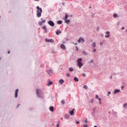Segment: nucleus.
<instances>
[{
    "label": "nucleus",
    "instance_id": "20e7f679",
    "mask_svg": "<svg viewBox=\"0 0 127 127\" xmlns=\"http://www.w3.org/2000/svg\"><path fill=\"white\" fill-rule=\"evenodd\" d=\"M45 41L46 42H50V43H53V42H54V40L53 39H46Z\"/></svg>",
    "mask_w": 127,
    "mask_h": 127
},
{
    "label": "nucleus",
    "instance_id": "58836bf2",
    "mask_svg": "<svg viewBox=\"0 0 127 127\" xmlns=\"http://www.w3.org/2000/svg\"><path fill=\"white\" fill-rule=\"evenodd\" d=\"M84 123H85V124H87V123H88V120H86L84 121Z\"/></svg>",
    "mask_w": 127,
    "mask_h": 127
},
{
    "label": "nucleus",
    "instance_id": "9b49d317",
    "mask_svg": "<svg viewBox=\"0 0 127 127\" xmlns=\"http://www.w3.org/2000/svg\"><path fill=\"white\" fill-rule=\"evenodd\" d=\"M121 92V90L120 89H116L114 91V94H117V93H120Z\"/></svg>",
    "mask_w": 127,
    "mask_h": 127
},
{
    "label": "nucleus",
    "instance_id": "4468645a",
    "mask_svg": "<svg viewBox=\"0 0 127 127\" xmlns=\"http://www.w3.org/2000/svg\"><path fill=\"white\" fill-rule=\"evenodd\" d=\"M53 84L52 81H49V83L47 84L48 86H51Z\"/></svg>",
    "mask_w": 127,
    "mask_h": 127
},
{
    "label": "nucleus",
    "instance_id": "f03ea898",
    "mask_svg": "<svg viewBox=\"0 0 127 127\" xmlns=\"http://www.w3.org/2000/svg\"><path fill=\"white\" fill-rule=\"evenodd\" d=\"M82 58H79L77 60V64L79 68H81L82 66H83V64H82Z\"/></svg>",
    "mask_w": 127,
    "mask_h": 127
},
{
    "label": "nucleus",
    "instance_id": "49530a36",
    "mask_svg": "<svg viewBox=\"0 0 127 127\" xmlns=\"http://www.w3.org/2000/svg\"><path fill=\"white\" fill-rule=\"evenodd\" d=\"M108 94H109V95H110V94H111L110 91H109V92H108Z\"/></svg>",
    "mask_w": 127,
    "mask_h": 127
},
{
    "label": "nucleus",
    "instance_id": "473e14b6",
    "mask_svg": "<svg viewBox=\"0 0 127 127\" xmlns=\"http://www.w3.org/2000/svg\"><path fill=\"white\" fill-rule=\"evenodd\" d=\"M66 76H67V77H70V74H69V73H66Z\"/></svg>",
    "mask_w": 127,
    "mask_h": 127
},
{
    "label": "nucleus",
    "instance_id": "79ce46f5",
    "mask_svg": "<svg viewBox=\"0 0 127 127\" xmlns=\"http://www.w3.org/2000/svg\"><path fill=\"white\" fill-rule=\"evenodd\" d=\"M122 30H124V29H125V27H122Z\"/></svg>",
    "mask_w": 127,
    "mask_h": 127
},
{
    "label": "nucleus",
    "instance_id": "09e8293b",
    "mask_svg": "<svg viewBox=\"0 0 127 127\" xmlns=\"http://www.w3.org/2000/svg\"><path fill=\"white\" fill-rule=\"evenodd\" d=\"M123 89H124V86H122V90H123Z\"/></svg>",
    "mask_w": 127,
    "mask_h": 127
},
{
    "label": "nucleus",
    "instance_id": "7c9ffc66",
    "mask_svg": "<svg viewBox=\"0 0 127 127\" xmlns=\"http://www.w3.org/2000/svg\"><path fill=\"white\" fill-rule=\"evenodd\" d=\"M105 37H106V38H108V37H110V35H105Z\"/></svg>",
    "mask_w": 127,
    "mask_h": 127
},
{
    "label": "nucleus",
    "instance_id": "8fccbe9b",
    "mask_svg": "<svg viewBox=\"0 0 127 127\" xmlns=\"http://www.w3.org/2000/svg\"><path fill=\"white\" fill-rule=\"evenodd\" d=\"M62 4H63V5H64V4H65V3H63Z\"/></svg>",
    "mask_w": 127,
    "mask_h": 127
},
{
    "label": "nucleus",
    "instance_id": "c03bdc74",
    "mask_svg": "<svg viewBox=\"0 0 127 127\" xmlns=\"http://www.w3.org/2000/svg\"><path fill=\"white\" fill-rule=\"evenodd\" d=\"M93 62H94V61L93 60H91V63H93Z\"/></svg>",
    "mask_w": 127,
    "mask_h": 127
},
{
    "label": "nucleus",
    "instance_id": "aec40b11",
    "mask_svg": "<svg viewBox=\"0 0 127 127\" xmlns=\"http://www.w3.org/2000/svg\"><path fill=\"white\" fill-rule=\"evenodd\" d=\"M73 70H74V69H73V68H72V67H69V71L70 72L73 71Z\"/></svg>",
    "mask_w": 127,
    "mask_h": 127
},
{
    "label": "nucleus",
    "instance_id": "bf43d9fd",
    "mask_svg": "<svg viewBox=\"0 0 127 127\" xmlns=\"http://www.w3.org/2000/svg\"><path fill=\"white\" fill-rule=\"evenodd\" d=\"M126 32H127V30H126Z\"/></svg>",
    "mask_w": 127,
    "mask_h": 127
},
{
    "label": "nucleus",
    "instance_id": "b1692460",
    "mask_svg": "<svg viewBox=\"0 0 127 127\" xmlns=\"http://www.w3.org/2000/svg\"><path fill=\"white\" fill-rule=\"evenodd\" d=\"M67 18H68V14L65 13L64 19H67Z\"/></svg>",
    "mask_w": 127,
    "mask_h": 127
},
{
    "label": "nucleus",
    "instance_id": "4d7b16f0",
    "mask_svg": "<svg viewBox=\"0 0 127 127\" xmlns=\"http://www.w3.org/2000/svg\"><path fill=\"white\" fill-rule=\"evenodd\" d=\"M61 120H63V118H61Z\"/></svg>",
    "mask_w": 127,
    "mask_h": 127
},
{
    "label": "nucleus",
    "instance_id": "a18cd8bd",
    "mask_svg": "<svg viewBox=\"0 0 127 127\" xmlns=\"http://www.w3.org/2000/svg\"><path fill=\"white\" fill-rule=\"evenodd\" d=\"M7 53H8V54H9V53H10V52L8 51V52H7Z\"/></svg>",
    "mask_w": 127,
    "mask_h": 127
},
{
    "label": "nucleus",
    "instance_id": "393cba45",
    "mask_svg": "<svg viewBox=\"0 0 127 127\" xmlns=\"http://www.w3.org/2000/svg\"><path fill=\"white\" fill-rule=\"evenodd\" d=\"M83 88H84V89H88V86H87L86 85H85L83 86Z\"/></svg>",
    "mask_w": 127,
    "mask_h": 127
},
{
    "label": "nucleus",
    "instance_id": "2f4dec72",
    "mask_svg": "<svg viewBox=\"0 0 127 127\" xmlns=\"http://www.w3.org/2000/svg\"><path fill=\"white\" fill-rule=\"evenodd\" d=\"M75 49H76V50H79V48H78L77 46H76L75 47Z\"/></svg>",
    "mask_w": 127,
    "mask_h": 127
},
{
    "label": "nucleus",
    "instance_id": "f704fd0d",
    "mask_svg": "<svg viewBox=\"0 0 127 127\" xmlns=\"http://www.w3.org/2000/svg\"><path fill=\"white\" fill-rule=\"evenodd\" d=\"M110 32L109 31H107L106 32V34H107V35H109V34H110Z\"/></svg>",
    "mask_w": 127,
    "mask_h": 127
},
{
    "label": "nucleus",
    "instance_id": "412c9836",
    "mask_svg": "<svg viewBox=\"0 0 127 127\" xmlns=\"http://www.w3.org/2000/svg\"><path fill=\"white\" fill-rule=\"evenodd\" d=\"M80 41H82V42H85V40L83 39L82 37H80Z\"/></svg>",
    "mask_w": 127,
    "mask_h": 127
},
{
    "label": "nucleus",
    "instance_id": "c85d7f7f",
    "mask_svg": "<svg viewBox=\"0 0 127 127\" xmlns=\"http://www.w3.org/2000/svg\"><path fill=\"white\" fill-rule=\"evenodd\" d=\"M127 103H125V104L123 105V107H127Z\"/></svg>",
    "mask_w": 127,
    "mask_h": 127
},
{
    "label": "nucleus",
    "instance_id": "f257e3e1",
    "mask_svg": "<svg viewBox=\"0 0 127 127\" xmlns=\"http://www.w3.org/2000/svg\"><path fill=\"white\" fill-rule=\"evenodd\" d=\"M37 8V17H40L41 16V13H42V9L39 7V6L36 7Z\"/></svg>",
    "mask_w": 127,
    "mask_h": 127
},
{
    "label": "nucleus",
    "instance_id": "a878e982",
    "mask_svg": "<svg viewBox=\"0 0 127 127\" xmlns=\"http://www.w3.org/2000/svg\"><path fill=\"white\" fill-rule=\"evenodd\" d=\"M62 104H63V105H64V104H65V100H63L61 101Z\"/></svg>",
    "mask_w": 127,
    "mask_h": 127
},
{
    "label": "nucleus",
    "instance_id": "4be33fe9",
    "mask_svg": "<svg viewBox=\"0 0 127 127\" xmlns=\"http://www.w3.org/2000/svg\"><path fill=\"white\" fill-rule=\"evenodd\" d=\"M41 20H42V23H45V21H46V20H43V18H41Z\"/></svg>",
    "mask_w": 127,
    "mask_h": 127
},
{
    "label": "nucleus",
    "instance_id": "dca6fc26",
    "mask_svg": "<svg viewBox=\"0 0 127 127\" xmlns=\"http://www.w3.org/2000/svg\"><path fill=\"white\" fill-rule=\"evenodd\" d=\"M64 20H65V23H67V24L70 23V20H67L66 19H64Z\"/></svg>",
    "mask_w": 127,
    "mask_h": 127
},
{
    "label": "nucleus",
    "instance_id": "052dcab7",
    "mask_svg": "<svg viewBox=\"0 0 127 127\" xmlns=\"http://www.w3.org/2000/svg\"><path fill=\"white\" fill-rule=\"evenodd\" d=\"M68 118H69V116H68Z\"/></svg>",
    "mask_w": 127,
    "mask_h": 127
},
{
    "label": "nucleus",
    "instance_id": "ddd939ff",
    "mask_svg": "<svg viewBox=\"0 0 127 127\" xmlns=\"http://www.w3.org/2000/svg\"><path fill=\"white\" fill-rule=\"evenodd\" d=\"M74 80L75 81V82H79V78H77V77H75L74 78Z\"/></svg>",
    "mask_w": 127,
    "mask_h": 127
},
{
    "label": "nucleus",
    "instance_id": "13d9d810",
    "mask_svg": "<svg viewBox=\"0 0 127 127\" xmlns=\"http://www.w3.org/2000/svg\"><path fill=\"white\" fill-rule=\"evenodd\" d=\"M36 1L39 0H35Z\"/></svg>",
    "mask_w": 127,
    "mask_h": 127
},
{
    "label": "nucleus",
    "instance_id": "3c124183",
    "mask_svg": "<svg viewBox=\"0 0 127 127\" xmlns=\"http://www.w3.org/2000/svg\"><path fill=\"white\" fill-rule=\"evenodd\" d=\"M97 31H98V30H99V28H97Z\"/></svg>",
    "mask_w": 127,
    "mask_h": 127
},
{
    "label": "nucleus",
    "instance_id": "7ed1b4c3",
    "mask_svg": "<svg viewBox=\"0 0 127 127\" xmlns=\"http://www.w3.org/2000/svg\"><path fill=\"white\" fill-rule=\"evenodd\" d=\"M41 92V89H36V94L38 97H40V92Z\"/></svg>",
    "mask_w": 127,
    "mask_h": 127
},
{
    "label": "nucleus",
    "instance_id": "1a4fd4ad",
    "mask_svg": "<svg viewBox=\"0 0 127 127\" xmlns=\"http://www.w3.org/2000/svg\"><path fill=\"white\" fill-rule=\"evenodd\" d=\"M49 110L51 112H54V107H53V106H51L49 108Z\"/></svg>",
    "mask_w": 127,
    "mask_h": 127
},
{
    "label": "nucleus",
    "instance_id": "72a5a7b5",
    "mask_svg": "<svg viewBox=\"0 0 127 127\" xmlns=\"http://www.w3.org/2000/svg\"><path fill=\"white\" fill-rule=\"evenodd\" d=\"M94 102V99H91V100H90V103H93Z\"/></svg>",
    "mask_w": 127,
    "mask_h": 127
},
{
    "label": "nucleus",
    "instance_id": "2eb2a0df",
    "mask_svg": "<svg viewBox=\"0 0 127 127\" xmlns=\"http://www.w3.org/2000/svg\"><path fill=\"white\" fill-rule=\"evenodd\" d=\"M59 83H60V84H63V83H64V80L60 79L59 80Z\"/></svg>",
    "mask_w": 127,
    "mask_h": 127
},
{
    "label": "nucleus",
    "instance_id": "cd10ccee",
    "mask_svg": "<svg viewBox=\"0 0 127 127\" xmlns=\"http://www.w3.org/2000/svg\"><path fill=\"white\" fill-rule=\"evenodd\" d=\"M77 42H78V43H80L81 42V39H80V37L79 39L77 40Z\"/></svg>",
    "mask_w": 127,
    "mask_h": 127
},
{
    "label": "nucleus",
    "instance_id": "6e6552de",
    "mask_svg": "<svg viewBox=\"0 0 127 127\" xmlns=\"http://www.w3.org/2000/svg\"><path fill=\"white\" fill-rule=\"evenodd\" d=\"M18 89H16L15 91V98H17V95H18Z\"/></svg>",
    "mask_w": 127,
    "mask_h": 127
},
{
    "label": "nucleus",
    "instance_id": "bb28decb",
    "mask_svg": "<svg viewBox=\"0 0 127 127\" xmlns=\"http://www.w3.org/2000/svg\"><path fill=\"white\" fill-rule=\"evenodd\" d=\"M43 23H42V22H39V25H40V26H41V25H42Z\"/></svg>",
    "mask_w": 127,
    "mask_h": 127
},
{
    "label": "nucleus",
    "instance_id": "39448f33",
    "mask_svg": "<svg viewBox=\"0 0 127 127\" xmlns=\"http://www.w3.org/2000/svg\"><path fill=\"white\" fill-rule=\"evenodd\" d=\"M48 24H49V25L51 26H54L55 25V24L52 21H49L48 22Z\"/></svg>",
    "mask_w": 127,
    "mask_h": 127
},
{
    "label": "nucleus",
    "instance_id": "603ef678",
    "mask_svg": "<svg viewBox=\"0 0 127 127\" xmlns=\"http://www.w3.org/2000/svg\"><path fill=\"white\" fill-rule=\"evenodd\" d=\"M100 102V104L101 105V104H102V102H101V101H99Z\"/></svg>",
    "mask_w": 127,
    "mask_h": 127
},
{
    "label": "nucleus",
    "instance_id": "e433bc0d",
    "mask_svg": "<svg viewBox=\"0 0 127 127\" xmlns=\"http://www.w3.org/2000/svg\"><path fill=\"white\" fill-rule=\"evenodd\" d=\"M82 76H83V77H86V74L83 73V74H82Z\"/></svg>",
    "mask_w": 127,
    "mask_h": 127
},
{
    "label": "nucleus",
    "instance_id": "6ab92c4d",
    "mask_svg": "<svg viewBox=\"0 0 127 127\" xmlns=\"http://www.w3.org/2000/svg\"><path fill=\"white\" fill-rule=\"evenodd\" d=\"M92 46H93V47H94V48H95V47H96V43L95 42L92 43Z\"/></svg>",
    "mask_w": 127,
    "mask_h": 127
},
{
    "label": "nucleus",
    "instance_id": "ea45409f",
    "mask_svg": "<svg viewBox=\"0 0 127 127\" xmlns=\"http://www.w3.org/2000/svg\"><path fill=\"white\" fill-rule=\"evenodd\" d=\"M100 45H101V46H103V42H100Z\"/></svg>",
    "mask_w": 127,
    "mask_h": 127
},
{
    "label": "nucleus",
    "instance_id": "a211bd4d",
    "mask_svg": "<svg viewBox=\"0 0 127 127\" xmlns=\"http://www.w3.org/2000/svg\"><path fill=\"white\" fill-rule=\"evenodd\" d=\"M58 24H62V21L59 20L57 22Z\"/></svg>",
    "mask_w": 127,
    "mask_h": 127
},
{
    "label": "nucleus",
    "instance_id": "de8ad7c7",
    "mask_svg": "<svg viewBox=\"0 0 127 127\" xmlns=\"http://www.w3.org/2000/svg\"><path fill=\"white\" fill-rule=\"evenodd\" d=\"M99 102H101V98H99Z\"/></svg>",
    "mask_w": 127,
    "mask_h": 127
},
{
    "label": "nucleus",
    "instance_id": "5701e85b",
    "mask_svg": "<svg viewBox=\"0 0 127 127\" xmlns=\"http://www.w3.org/2000/svg\"><path fill=\"white\" fill-rule=\"evenodd\" d=\"M60 33H61V31H58L56 32V34H57V35H59V34H60Z\"/></svg>",
    "mask_w": 127,
    "mask_h": 127
},
{
    "label": "nucleus",
    "instance_id": "423d86ee",
    "mask_svg": "<svg viewBox=\"0 0 127 127\" xmlns=\"http://www.w3.org/2000/svg\"><path fill=\"white\" fill-rule=\"evenodd\" d=\"M48 74L49 75V76H52V73H53V71L52 70H49L47 71Z\"/></svg>",
    "mask_w": 127,
    "mask_h": 127
},
{
    "label": "nucleus",
    "instance_id": "864d4df0",
    "mask_svg": "<svg viewBox=\"0 0 127 127\" xmlns=\"http://www.w3.org/2000/svg\"><path fill=\"white\" fill-rule=\"evenodd\" d=\"M18 107H19V105H18L17 106V108H18Z\"/></svg>",
    "mask_w": 127,
    "mask_h": 127
},
{
    "label": "nucleus",
    "instance_id": "0eeeda50",
    "mask_svg": "<svg viewBox=\"0 0 127 127\" xmlns=\"http://www.w3.org/2000/svg\"><path fill=\"white\" fill-rule=\"evenodd\" d=\"M74 111H75V109L72 110V111H69V114L70 116H73L74 115Z\"/></svg>",
    "mask_w": 127,
    "mask_h": 127
},
{
    "label": "nucleus",
    "instance_id": "9d476101",
    "mask_svg": "<svg viewBox=\"0 0 127 127\" xmlns=\"http://www.w3.org/2000/svg\"><path fill=\"white\" fill-rule=\"evenodd\" d=\"M61 47L63 49V50H65L66 49V47L64 44L61 45Z\"/></svg>",
    "mask_w": 127,
    "mask_h": 127
},
{
    "label": "nucleus",
    "instance_id": "c9c22d12",
    "mask_svg": "<svg viewBox=\"0 0 127 127\" xmlns=\"http://www.w3.org/2000/svg\"><path fill=\"white\" fill-rule=\"evenodd\" d=\"M95 97H96V99H99V95H96Z\"/></svg>",
    "mask_w": 127,
    "mask_h": 127
},
{
    "label": "nucleus",
    "instance_id": "37998d69",
    "mask_svg": "<svg viewBox=\"0 0 127 127\" xmlns=\"http://www.w3.org/2000/svg\"><path fill=\"white\" fill-rule=\"evenodd\" d=\"M57 127H59V124H58L57 125Z\"/></svg>",
    "mask_w": 127,
    "mask_h": 127
},
{
    "label": "nucleus",
    "instance_id": "5fc2aeb1",
    "mask_svg": "<svg viewBox=\"0 0 127 127\" xmlns=\"http://www.w3.org/2000/svg\"><path fill=\"white\" fill-rule=\"evenodd\" d=\"M75 45H77V43H76L75 44Z\"/></svg>",
    "mask_w": 127,
    "mask_h": 127
},
{
    "label": "nucleus",
    "instance_id": "f3484780",
    "mask_svg": "<svg viewBox=\"0 0 127 127\" xmlns=\"http://www.w3.org/2000/svg\"><path fill=\"white\" fill-rule=\"evenodd\" d=\"M113 16H114V18H117V17H118V14L114 13L113 15Z\"/></svg>",
    "mask_w": 127,
    "mask_h": 127
},
{
    "label": "nucleus",
    "instance_id": "4c0bfd02",
    "mask_svg": "<svg viewBox=\"0 0 127 127\" xmlns=\"http://www.w3.org/2000/svg\"><path fill=\"white\" fill-rule=\"evenodd\" d=\"M93 51V52H96V51H97V50H96V49H94Z\"/></svg>",
    "mask_w": 127,
    "mask_h": 127
},
{
    "label": "nucleus",
    "instance_id": "c756f323",
    "mask_svg": "<svg viewBox=\"0 0 127 127\" xmlns=\"http://www.w3.org/2000/svg\"><path fill=\"white\" fill-rule=\"evenodd\" d=\"M83 127H88V125L87 124H84Z\"/></svg>",
    "mask_w": 127,
    "mask_h": 127
},
{
    "label": "nucleus",
    "instance_id": "a19ab883",
    "mask_svg": "<svg viewBox=\"0 0 127 127\" xmlns=\"http://www.w3.org/2000/svg\"><path fill=\"white\" fill-rule=\"evenodd\" d=\"M79 123H80V122H79V121H77V122H76V124L77 125L79 124Z\"/></svg>",
    "mask_w": 127,
    "mask_h": 127
},
{
    "label": "nucleus",
    "instance_id": "f8f14e48",
    "mask_svg": "<svg viewBox=\"0 0 127 127\" xmlns=\"http://www.w3.org/2000/svg\"><path fill=\"white\" fill-rule=\"evenodd\" d=\"M42 28L45 30V32H47V30H46V26H43L42 27Z\"/></svg>",
    "mask_w": 127,
    "mask_h": 127
},
{
    "label": "nucleus",
    "instance_id": "6e6d98bb",
    "mask_svg": "<svg viewBox=\"0 0 127 127\" xmlns=\"http://www.w3.org/2000/svg\"><path fill=\"white\" fill-rule=\"evenodd\" d=\"M90 41H91V42L93 41V40H91Z\"/></svg>",
    "mask_w": 127,
    "mask_h": 127
}]
</instances>
